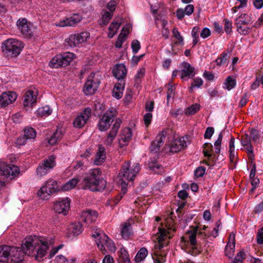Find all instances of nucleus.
<instances>
[{"label": "nucleus", "mask_w": 263, "mask_h": 263, "mask_svg": "<svg viewBox=\"0 0 263 263\" xmlns=\"http://www.w3.org/2000/svg\"><path fill=\"white\" fill-rule=\"evenodd\" d=\"M48 248V243L38 236L27 237L21 248L11 247L8 263H21L25 255L34 256L36 260L41 261L46 255Z\"/></svg>", "instance_id": "f257e3e1"}, {"label": "nucleus", "mask_w": 263, "mask_h": 263, "mask_svg": "<svg viewBox=\"0 0 263 263\" xmlns=\"http://www.w3.org/2000/svg\"><path fill=\"white\" fill-rule=\"evenodd\" d=\"M140 170L139 163H136L131 166L129 161H125L122 165L117 176V181L119 186L122 187L123 194L126 193L128 184L133 182Z\"/></svg>", "instance_id": "f03ea898"}, {"label": "nucleus", "mask_w": 263, "mask_h": 263, "mask_svg": "<svg viewBox=\"0 0 263 263\" xmlns=\"http://www.w3.org/2000/svg\"><path fill=\"white\" fill-rule=\"evenodd\" d=\"M102 172L100 168L91 170L83 179V189L91 191H98L104 188L105 182L101 178Z\"/></svg>", "instance_id": "7ed1b4c3"}, {"label": "nucleus", "mask_w": 263, "mask_h": 263, "mask_svg": "<svg viewBox=\"0 0 263 263\" xmlns=\"http://www.w3.org/2000/svg\"><path fill=\"white\" fill-rule=\"evenodd\" d=\"M23 47L21 42L15 39H10L4 43L2 50L8 58L16 57L20 54Z\"/></svg>", "instance_id": "20e7f679"}, {"label": "nucleus", "mask_w": 263, "mask_h": 263, "mask_svg": "<svg viewBox=\"0 0 263 263\" xmlns=\"http://www.w3.org/2000/svg\"><path fill=\"white\" fill-rule=\"evenodd\" d=\"M59 191L58 182L52 179H48L37 191V195L44 200L48 199L51 195Z\"/></svg>", "instance_id": "39448f33"}, {"label": "nucleus", "mask_w": 263, "mask_h": 263, "mask_svg": "<svg viewBox=\"0 0 263 263\" xmlns=\"http://www.w3.org/2000/svg\"><path fill=\"white\" fill-rule=\"evenodd\" d=\"M92 237L96 238L99 237V238L96 240V244L99 250L102 252L103 254L106 252L105 248H107L110 251L114 252L116 251V247L113 241L105 234L101 235L99 233H96L93 234Z\"/></svg>", "instance_id": "423d86ee"}, {"label": "nucleus", "mask_w": 263, "mask_h": 263, "mask_svg": "<svg viewBox=\"0 0 263 263\" xmlns=\"http://www.w3.org/2000/svg\"><path fill=\"white\" fill-rule=\"evenodd\" d=\"M188 233L190 234L189 235V241L190 245L192 246L189 252L191 255L196 256L201 252V249L196 246V236H197L198 237L201 236L204 239L208 237L209 236L201 232H198L197 227L195 228L193 231H188Z\"/></svg>", "instance_id": "0eeeda50"}, {"label": "nucleus", "mask_w": 263, "mask_h": 263, "mask_svg": "<svg viewBox=\"0 0 263 263\" xmlns=\"http://www.w3.org/2000/svg\"><path fill=\"white\" fill-rule=\"evenodd\" d=\"M117 112L115 108H111L107 110L98 123L99 129L101 132L107 130L110 126L114 118L117 116Z\"/></svg>", "instance_id": "6e6552de"}, {"label": "nucleus", "mask_w": 263, "mask_h": 263, "mask_svg": "<svg viewBox=\"0 0 263 263\" xmlns=\"http://www.w3.org/2000/svg\"><path fill=\"white\" fill-rule=\"evenodd\" d=\"M19 167L14 164H7L4 161L0 162V175L7 178L12 179L20 174Z\"/></svg>", "instance_id": "1a4fd4ad"}, {"label": "nucleus", "mask_w": 263, "mask_h": 263, "mask_svg": "<svg viewBox=\"0 0 263 263\" xmlns=\"http://www.w3.org/2000/svg\"><path fill=\"white\" fill-rule=\"evenodd\" d=\"M55 156L51 155L42 161L36 168V175L39 177H42L48 174L55 165Z\"/></svg>", "instance_id": "9d476101"}, {"label": "nucleus", "mask_w": 263, "mask_h": 263, "mask_svg": "<svg viewBox=\"0 0 263 263\" xmlns=\"http://www.w3.org/2000/svg\"><path fill=\"white\" fill-rule=\"evenodd\" d=\"M251 21V17L247 14H242L235 20L237 31L243 35L249 34V30L252 28L248 27Z\"/></svg>", "instance_id": "9b49d317"}, {"label": "nucleus", "mask_w": 263, "mask_h": 263, "mask_svg": "<svg viewBox=\"0 0 263 263\" xmlns=\"http://www.w3.org/2000/svg\"><path fill=\"white\" fill-rule=\"evenodd\" d=\"M91 116V110L90 108L87 107L77 116L73 122V125L76 128H81L83 127L87 122L88 119Z\"/></svg>", "instance_id": "f8f14e48"}, {"label": "nucleus", "mask_w": 263, "mask_h": 263, "mask_svg": "<svg viewBox=\"0 0 263 263\" xmlns=\"http://www.w3.org/2000/svg\"><path fill=\"white\" fill-rule=\"evenodd\" d=\"M121 123V120L119 118L116 119L111 130L107 135V137L104 141L105 144L108 146H111L113 141L117 136L118 130L120 127Z\"/></svg>", "instance_id": "ddd939ff"}, {"label": "nucleus", "mask_w": 263, "mask_h": 263, "mask_svg": "<svg viewBox=\"0 0 263 263\" xmlns=\"http://www.w3.org/2000/svg\"><path fill=\"white\" fill-rule=\"evenodd\" d=\"M70 209V200L66 198L54 202L53 210L59 214L66 215Z\"/></svg>", "instance_id": "4468645a"}, {"label": "nucleus", "mask_w": 263, "mask_h": 263, "mask_svg": "<svg viewBox=\"0 0 263 263\" xmlns=\"http://www.w3.org/2000/svg\"><path fill=\"white\" fill-rule=\"evenodd\" d=\"M17 98L16 93L12 91L4 92L0 95V108H5L14 102Z\"/></svg>", "instance_id": "2eb2a0df"}, {"label": "nucleus", "mask_w": 263, "mask_h": 263, "mask_svg": "<svg viewBox=\"0 0 263 263\" xmlns=\"http://www.w3.org/2000/svg\"><path fill=\"white\" fill-rule=\"evenodd\" d=\"M94 76V73H91L88 77L87 81L85 84L83 91L86 95L95 93L98 88L99 84L93 81Z\"/></svg>", "instance_id": "dca6fc26"}, {"label": "nucleus", "mask_w": 263, "mask_h": 263, "mask_svg": "<svg viewBox=\"0 0 263 263\" xmlns=\"http://www.w3.org/2000/svg\"><path fill=\"white\" fill-rule=\"evenodd\" d=\"M30 25L26 18L19 19L17 21V26L19 30L26 37H31L33 35V32Z\"/></svg>", "instance_id": "f3484780"}, {"label": "nucleus", "mask_w": 263, "mask_h": 263, "mask_svg": "<svg viewBox=\"0 0 263 263\" xmlns=\"http://www.w3.org/2000/svg\"><path fill=\"white\" fill-rule=\"evenodd\" d=\"M166 132L162 131L156 137V139L152 142L149 147V150L153 153H157L160 149V147L162 146L165 139Z\"/></svg>", "instance_id": "a211bd4d"}, {"label": "nucleus", "mask_w": 263, "mask_h": 263, "mask_svg": "<svg viewBox=\"0 0 263 263\" xmlns=\"http://www.w3.org/2000/svg\"><path fill=\"white\" fill-rule=\"evenodd\" d=\"M23 137L18 138L17 140V143L19 145H24L28 139H34L36 137V133L34 128L31 127H26L24 130Z\"/></svg>", "instance_id": "6ab92c4d"}, {"label": "nucleus", "mask_w": 263, "mask_h": 263, "mask_svg": "<svg viewBox=\"0 0 263 263\" xmlns=\"http://www.w3.org/2000/svg\"><path fill=\"white\" fill-rule=\"evenodd\" d=\"M181 79L184 80L185 77L191 78L195 74V68L191 64L186 62H183L181 64Z\"/></svg>", "instance_id": "aec40b11"}, {"label": "nucleus", "mask_w": 263, "mask_h": 263, "mask_svg": "<svg viewBox=\"0 0 263 263\" xmlns=\"http://www.w3.org/2000/svg\"><path fill=\"white\" fill-rule=\"evenodd\" d=\"M82 16L79 14H74L70 17L62 21H60L57 26L60 27L73 26L81 22Z\"/></svg>", "instance_id": "412c9836"}, {"label": "nucleus", "mask_w": 263, "mask_h": 263, "mask_svg": "<svg viewBox=\"0 0 263 263\" xmlns=\"http://www.w3.org/2000/svg\"><path fill=\"white\" fill-rule=\"evenodd\" d=\"M186 147V142L184 137L173 140L170 145V152L173 153H177Z\"/></svg>", "instance_id": "4be33fe9"}, {"label": "nucleus", "mask_w": 263, "mask_h": 263, "mask_svg": "<svg viewBox=\"0 0 263 263\" xmlns=\"http://www.w3.org/2000/svg\"><path fill=\"white\" fill-rule=\"evenodd\" d=\"M37 92L28 90L24 95V106L25 107H30L36 103Z\"/></svg>", "instance_id": "5701e85b"}, {"label": "nucleus", "mask_w": 263, "mask_h": 263, "mask_svg": "<svg viewBox=\"0 0 263 263\" xmlns=\"http://www.w3.org/2000/svg\"><path fill=\"white\" fill-rule=\"evenodd\" d=\"M112 73L116 79L119 80H122L126 76L127 69L123 64H118L112 69Z\"/></svg>", "instance_id": "b1692460"}, {"label": "nucleus", "mask_w": 263, "mask_h": 263, "mask_svg": "<svg viewBox=\"0 0 263 263\" xmlns=\"http://www.w3.org/2000/svg\"><path fill=\"white\" fill-rule=\"evenodd\" d=\"M105 148L102 145H99L98 149L96 153L93 163L96 165H101L105 161Z\"/></svg>", "instance_id": "393cba45"}, {"label": "nucleus", "mask_w": 263, "mask_h": 263, "mask_svg": "<svg viewBox=\"0 0 263 263\" xmlns=\"http://www.w3.org/2000/svg\"><path fill=\"white\" fill-rule=\"evenodd\" d=\"M11 246H0V262L8 263Z\"/></svg>", "instance_id": "a878e982"}, {"label": "nucleus", "mask_w": 263, "mask_h": 263, "mask_svg": "<svg viewBox=\"0 0 263 263\" xmlns=\"http://www.w3.org/2000/svg\"><path fill=\"white\" fill-rule=\"evenodd\" d=\"M121 234L122 237L124 239H128L132 234L131 224L129 222L127 221L121 225Z\"/></svg>", "instance_id": "bb28decb"}, {"label": "nucleus", "mask_w": 263, "mask_h": 263, "mask_svg": "<svg viewBox=\"0 0 263 263\" xmlns=\"http://www.w3.org/2000/svg\"><path fill=\"white\" fill-rule=\"evenodd\" d=\"M97 217V212L95 211L88 210L83 213V221L86 224H89L95 221Z\"/></svg>", "instance_id": "cd10ccee"}, {"label": "nucleus", "mask_w": 263, "mask_h": 263, "mask_svg": "<svg viewBox=\"0 0 263 263\" xmlns=\"http://www.w3.org/2000/svg\"><path fill=\"white\" fill-rule=\"evenodd\" d=\"M122 24V20L120 18L117 19L116 21L111 23L109 27V32L108 36L111 39L116 34L118 29L120 28Z\"/></svg>", "instance_id": "c85d7f7f"}, {"label": "nucleus", "mask_w": 263, "mask_h": 263, "mask_svg": "<svg viewBox=\"0 0 263 263\" xmlns=\"http://www.w3.org/2000/svg\"><path fill=\"white\" fill-rule=\"evenodd\" d=\"M149 168L153 171L156 174H160L162 173L164 171L162 166L157 162V160L156 158L151 159L148 163Z\"/></svg>", "instance_id": "c756f323"}, {"label": "nucleus", "mask_w": 263, "mask_h": 263, "mask_svg": "<svg viewBox=\"0 0 263 263\" xmlns=\"http://www.w3.org/2000/svg\"><path fill=\"white\" fill-rule=\"evenodd\" d=\"M61 60L62 61L63 66H66L74 59L75 55L71 52H67L60 54Z\"/></svg>", "instance_id": "7c9ffc66"}, {"label": "nucleus", "mask_w": 263, "mask_h": 263, "mask_svg": "<svg viewBox=\"0 0 263 263\" xmlns=\"http://www.w3.org/2000/svg\"><path fill=\"white\" fill-rule=\"evenodd\" d=\"M63 135L62 130L61 129H57L48 140L49 144L52 145L55 144L62 138Z\"/></svg>", "instance_id": "2f4dec72"}, {"label": "nucleus", "mask_w": 263, "mask_h": 263, "mask_svg": "<svg viewBox=\"0 0 263 263\" xmlns=\"http://www.w3.org/2000/svg\"><path fill=\"white\" fill-rule=\"evenodd\" d=\"M68 231L74 236L78 235L82 232V224L80 222L72 223L69 226Z\"/></svg>", "instance_id": "473e14b6"}, {"label": "nucleus", "mask_w": 263, "mask_h": 263, "mask_svg": "<svg viewBox=\"0 0 263 263\" xmlns=\"http://www.w3.org/2000/svg\"><path fill=\"white\" fill-rule=\"evenodd\" d=\"M79 180L78 178H72L65 183L61 186V190L64 191H68L74 188L78 184Z\"/></svg>", "instance_id": "72a5a7b5"}, {"label": "nucleus", "mask_w": 263, "mask_h": 263, "mask_svg": "<svg viewBox=\"0 0 263 263\" xmlns=\"http://www.w3.org/2000/svg\"><path fill=\"white\" fill-rule=\"evenodd\" d=\"M119 263H130V259L127 251L125 248L120 249L119 254Z\"/></svg>", "instance_id": "f704fd0d"}, {"label": "nucleus", "mask_w": 263, "mask_h": 263, "mask_svg": "<svg viewBox=\"0 0 263 263\" xmlns=\"http://www.w3.org/2000/svg\"><path fill=\"white\" fill-rule=\"evenodd\" d=\"M132 129L129 128H125L122 130L121 135V140L123 142H128L132 138Z\"/></svg>", "instance_id": "c9c22d12"}, {"label": "nucleus", "mask_w": 263, "mask_h": 263, "mask_svg": "<svg viewBox=\"0 0 263 263\" xmlns=\"http://www.w3.org/2000/svg\"><path fill=\"white\" fill-rule=\"evenodd\" d=\"M65 42L70 47H74L80 44L76 34L70 35L66 39Z\"/></svg>", "instance_id": "e433bc0d"}, {"label": "nucleus", "mask_w": 263, "mask_h": 263, "mask_svg": "<svg viewBox=\"0 0 263 263\" xmlns=\"http://www.w3.org/2000/svg\"><path fill=\"white\" fill-rule=\"evenodd\" d=\"M60 58V55H57L55 57L53 58L50 62L49 64L50 67L53 68H58L60 67H64L62 61Z\"/></svg>", "instance_id": "4c0bfd02"}, {"label": "nucleus", "mask_w": 263, "mask_h": 263, "mask_svg": "<svg viewBox=\"0 0 263 263\" xmlns=\"http://www.w3.org/2000/svg\"><path fill=\"white\" fill-rule=\"evenodd\" d=\"M203 153L204 157L210 159L212 156V154H211V152L213 151L212 144L210 143H205L203 144Z\"/></svg>", "instance_id": "58836bf2"}, {"label": "nucleus", "mask_w": 263, "mask_h": 263, "mask_svg": "<svg viewBox=\"0 0 263 263\" xmlns=\"http://www.w3.org/2000/svg\"><path fill=\"white\" fill-rule=\"evenodd\" d=\"M147 250L144 248H141L135 256V260L137 262H141L147 255Z\"/></svg>", "instance_id": "ea45409f"}, {"label": "nucleus", "mask_w": 263, "mask_h": 263, "mask_svg": "<svg viewBox=\"0 0 263 263\" xmlns=\"http://www.w3.org/2000/svg\"><path fill=\"white\" fill-rule=\"evenodd\" d=\"M172 33L173 37H174L176 40H177V41L175 42L174 44L175 45H183V38L177 28H174L173 29Z\"/></svg>", "instance_id": "a19ab883"}, {"label": "nucleus", "mask_w": 263, "mask_h": 263, "mask_svg": "<svg viewBox=\"0 0 263 263\" xmlns=\"http://www.w3.org/2000/svg\"><path fill=\"white\" fill-rule=\"evenodd\" d=\"M241 143L243 146L246 147L247 150L250 147H253L251 143L250 137L247 134H245L244 135L242 136Z\"/></svg>", "instance_id": "79ce46f5"}, {"label": "nucleus", "mask_w": 263, "mask_h": 263, "mask_svg": "<svg viewBox=\"0 0 263 263\" xmlns=\"http://www.w3.org/2000/svg\"><path fill=\"white\" fill-rule=\"evenodd\" d=\"M52 112V110L48 106L39 108L37 110V114L39 116H47Z\"/></svg>", "instance_id": "37998d69"}, {"label": "nucleus", "mask_w": 263, "mask_h": 263, "mask_svg": "<svg viewBox=\"0 0 263 263\" xmlns=\"http://www.w3.org/2000/svg\"><path fill=\"white\" fill-rule=\"evenodd\" d=\"M200 31V28L198 26L194 27L192 31V36L193 38V46H195L199 41L198 34Z\"/></svg>", "instance_id": "c03bdc74"}, {"label": "nucleus", "mask_w": 263, "mask_h": 263, "mask_svg": "<svg viewBox=\"0 0 263 263\" xmlns=\"http://www.w3.org/2000/svg\"><path fill=\"white\" fill-rule=\"evenodd\" d=\"M199 109L200 105L198 104H195L187 107L185 110V113L186 115H192L198 111Z\"/></svg>", "instance_id": "a18cd8bd"}, {"label": "nucleus", "mask_w": 263, "mask_h": 263, "mask_svg": "<svg viewBox=\"0 0 263 263\" xmlns=\"http://www.w3.org/2000/svg\"><path fill=\"white\" fill-rule=\"evenodd\" d=\"M125 28H122L121 32L118 37L117 41L116 43L115 46L117 48H120L122 47L123 43L125 40V33H123Z\"/></svg>", "instance_id": "49530a36"}, {"label": "nucleus", "mask_w": 263, "mask_h": 263, "mask_svg": "<svg viewBox=\"0 0 263 263\" xmlns=\"http://www.w3.org/2000/svg\"><path fill=\"white\" fill-rule=\"evenodd\" d=\"M75 259H72L68 260L65 256L60 255L56 256L54 260V263H74Z\"/></svg>", "instance_id": "de8ad7c7"}, {"label": "nucleus", "mask_w": 263, "mask_h": 263, "mask_svg": "<svg viewBox=\"0 0 263 263\" xmlns=\"http://www.w3.org/2000/svg\"><path fill=\"white\" fill-rule=\"evenodd\" d=\"M76 34L80 44L86 42L90 35L89 33L87 31L82 32Z\"/></svg>", "instance_id": "09e8293b"}, {"label": "nucleus", "mask_w": 263, "mask_h": 263, "mask_svg": "<svg viewBox=\"0 0 263 263\" xmlns=\"http://www.w3.org/2000/svg\"><path fill=\"white\" fill-rule=\"evenodd\" d=\"M222 138H223V136L222 135V132H221L219 134L218 138L217 140L214 143L215 153L217 154H219L220 152L221 144Z\"/></svg>", "instance_id": "8fccbe9b"}, {"label": "nucleus", "mask_w": 263, "mask_h": 263, "mask_svg": "<svg viewBox=\"0 0 263 263\" xmlns=\"http://www.w3.org/2000/svg\"><path fill=\"white\" fill-rule=\"evenodd\" d=\"M235 234L233 232H231L230 234L229 241L227 245V249L230 248L231 252L233 251V249L235 248Z\"/></svg>", "instance_id": "3c124183"}, {"label": "nucleus", "mask_w": 263, "mask_h": 263, "mask_svg": "<svg viewBox=\"0 0 263 263\" xmlns=\"http://www.w3.org/2000/svg\"><path fill=\"white\" fill-rule=\"evenodd\" d=\"M112 13L109 11H104L102 17L103 24L105 25L107 24L112 18Z\"/></svg>", "instance_id": "603ef678"}, {"label": "nucleus", "mask_w": 263, "mask_h": 263, "mask_svg": "<svg viewBox=\"0 0 263 263\" xmlns=\"http://www.w3.org/2000/svg\"><path fill=\"white\" fill-rule=\"evenodd\" d=\"M225 84L226 85V88L228 90H231L236 85V81L235 80L232 79L230 76H229L227 78Z\"/></svg>", "instance_id": "864d4df0"}, {"label": "nucleus", "mask_w": 263, "mask_h": 263, "mask_svg": "<svg viewBox=\"0 0 263 263\" xmlns=\"http://www.w3.org/2000/svg\"><path fill=\"white\" fill-rule=\"evenodd\" d=\"M203 84V81L201 78H196L194 79V83H192L190 87V92H192L193 91V89L197 87L199 88Z\"/></svg>", "instance_id": "5fc2aeb1"}, {"label": "nucleus", "mask_w": 263, "mask_h": 263, "mask_svg": "<svg viewBox=\"0 0 263 263\" xmlns=\"http://www.w3.org/2000/svg\"><path fill=\"white\" fill-rule=\"evenodd\" d=\"M167 24V22L165 20H163L162 21V29L161 30V33L162 35L165 38V39H168L170 35V31L168 29L165 27L166 25Z\"/></svg>", "instance_id": "6e6d98bb"}, {"label": "nucleus", "mask_w": 263, "mask_h": 263, "mask_svg": "<svg viewBox=\"0 0 263 263\" xmlns=\"http://www.w3.org/2000/svg\"><path fill=\"white\" fill-rule=\"evenodd\" d=\"M245 258V253L243 251L239 252L235 257L233 263H242L243 260Z\"/></svg>", "instance_id": "4d7b16f0"}, {"label": "nucleus", "mask_w": 263, "mask_h": 263, "mask_svg": "<svg viewBox=\"0 0 263 263\" xmlns=\"http://www.w3.org/2000/svg\"><path fill=\"white\" fill-rule=\"evenodd\" d=\"M228 54L227 53H222L221 54V57L216 59V62L217 65L220 66L223 64H225L227 60Z\"/></svg>", "instance_id": "13d9d810"}, {"label": "nucleus", "mask_w": 263, "mask_h": 263, "mask_svg": "<svg viewBox=\"0 0 263 263\" xmlns=\"http://www.w3.org/2000/svg\"><path fill=\"white\" fill-rule=\"evenodd\" d=\"M145 72V70L144 68H141L138 70L135 78L136 83H139L140 82L141 79L144 77Z\"/></svg>", "instance_id": "bf43d9fd"}, {"label": "nucleus", "mask_w": 263, "mask_h": 263, "mask_svg": "<svg viewBox=\"0 0 263 263\" xmlns=\"http://www.w3.org/2000/svg\"><path fill=\"white\" fill-rule=\"evenodd\" d=\"M224 22V30L227 33H230L232 32V23L231 22L226 18Z\"/></svg>", "instance_id": "052dcab7"}, {"label": "nucleus", "mask_w": 263, "mask_h": 263, "mask_svg": "<svg viewBox=\"0 0 263 263\" xmlns=\"http://www.w3.org/2000/svg\"><path fill=\"white\" fill-rule=\"evenodd\" d=\"M133 52L136 53L140 48V44L138 40H134L131 44Z\"/></svg>", "instance_id": "680f3d73"}, {"label": "nucleus", "mask_w": 263, "mask_h": 263, "mask_svg": "<svg viewBox=\"0 0 263 263\" xmlns=\"http://www.w3.org/2000/svg\"><path fill=\"white\" fill-rule=\"evenodd\" d=\"M152 119V114L148 112L145 114L143 117L144 122L146 127L148 126L151 123Z\"/></svg>", "instance_id": "e2e57ef3"}, {"label": "nucleus", "mask_w": 263, "mask_h": 263, "mask_svg": "<svg viewBox=\"0 0 263 263\" xmlns=\"http://www.w3.org/2000/svg\"><path fill=\"white\" fill-rule=\"evenodd\" d=\"M256 240L258 244H263V227L258 231L256 236Z\"/></svg>", "instance_id": "0e129e2a"}, {"label": "nucleus", "mask_w": 263, "mask_h": 263, "mask_svg": "<svg viewBox=\"0 0 263 263\" xmlns=\"http://www.w3.org/2000/svg\"><path fill=\"white\" fill-rule=\"evenodd\" d=\"M214 133V129L212 127H208L204 133V137L205 139H210Z\"/></svg>", "instance_id": "69168bd1"}, {"label": "nucleus", "mask_w": 263, "mask_h": 263, "mask_svg": "<svg viewBox=\"0 0 263 263\" xmlns=\"http://www.w3.org/2000/svg\"><path fill=\"white\" fill-rule=\"evenodd\" d=\"M250 139L252 138L254 141H256L259 138L258 132L255 129H252L250 132Z\"/></svg>", "instance_id": "338daca9"}, {"label": "nucleus", "mask_w": 263, "mask_h": 263, "mask_svg": "<svg viewBox=\"0 0 263 263\" xmlns=\"http://www.w3.org/2000/svg\"><path fill=\"white\" fill-rule=\"evenodd\" d=\"M205 168L202 166L198 167L195 171V175L197 177L203 176L205 173Z\"/></svg>", "instance_id": "774afa93"}]
</instances>
